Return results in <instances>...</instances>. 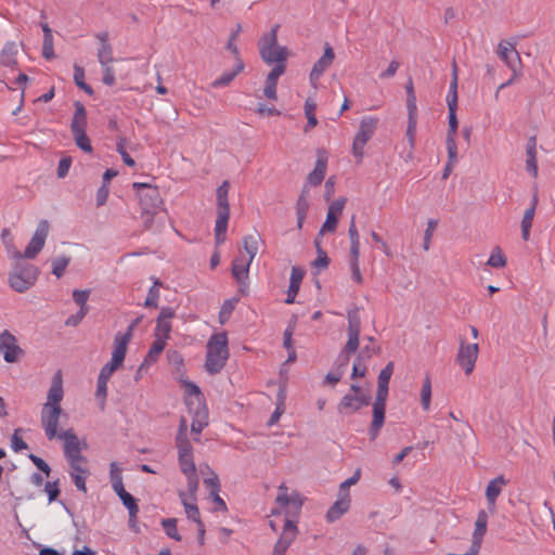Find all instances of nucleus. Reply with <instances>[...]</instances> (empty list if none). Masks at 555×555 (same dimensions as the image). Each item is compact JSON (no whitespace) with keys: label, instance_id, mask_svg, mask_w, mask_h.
Instances as JSON below:
<instances>
[{"label":"nucleus","instance_id":"14","mask_svg":"<svg viewBox=\"0 0 555 555\" xmlns=\"http://www.w3.org/2000/svg\"><path fill=\"white\" fill-rule=\"evenodd\" d=\"M0 351L8 363L17 362L23 356V350L17 345L15 336L8 331H3L0 334Z\"/></svg>","mask_w":555,"mask_h":555},{"label":"nucleus","instance_id":"63","mask_svg":"<svg viewBox=\"0 0 555 555\" xmlns=\"http://www.w3.org/2000/svg\"><path fill=\"white\" fill-rule=\"evenodd\" d=\"M366 141L354 137L353 143H352V154L353 156L361 162L363 154H364V146L366 145Z\"/></svg>","mask_w":555,"mask_h":555},{"label":"nucleus","instance_id":"48","mask_svg":"<svg viewBox=\"0 0 555 555\" xmlns=\"http://www.w3.org/2000/svg\"><path fill=\"white\" fill-rule=\"evenodd\" d=\"M284 401H285V393L283 390H280V392L278 395V404L268 421V426H273L279 422L281 415L284 413V410H285Z\"/></svg>","mask_w":555,"mask_h":555},{"label":"nucleus","instance_id":"30","mask_svg":"<svg viewBox=\"0 0 555 555\" xmlns=\"http://www.w3.org/2000/svg\"><path fill=\"white\" fill-rule=\"evenodd\" d=\"M350 507V498H346V494H339L335 503L328 508L326 513V520L334 522L339 519Z\"/></svg>","mask_w":555,"mask_h":555},{"label":"nucleus","instance_id":"10","mask_svg":"<svg viewBox=\"0 0 555 555\" xmlns=\"http://www.w3.org/2000/svg\"><path fill=\"white\" fill-rule=\"evenodd\" d=\"M133 189L144 191L140 193V203L142 206L143 214L149 216H155L163 206V198L157 188L151 186L146 183H133Z\"/></svg>","mask_w":555,"mask_h":555},{"label":"nucleus","instance_id":"37","mask_svg":"<svg viewBox=\"0 0 555 555\" xmlns=\"http://www.w3.org/2000/svg\"><path fill=\"white\" fill-rule=\"evenodd\" d=\"M18 48L15 42H7L0 53V63L7 67H13L16 64Z\"/></svg>","mask_w":555,"mask_h":555},{"label":"nucleus","instance_id":"24","mask_svg":"<svg viewBox=\"0 0 555 555\" xmlns=\"http://www.w3.org/2000/svg\"><path fill=\"white\" fill-rule=\"evenodd\" d=\"M386 401L387 398L375 397V401L373 403V420L370 428V436L373 440L378 436L380 428L384 425Z\"/></svg>","mask_w":555,"mask_h":555},{"label":"nucleus","instance_id":"59","mask_svg":"<svg viewBox=\"0 0 555 555\" xmlns=\"http://www.w3.org/2000/svg\"><path fill=\"white\" fill-rule=\"evenodd\" d=\"M178 456L193 455V448L188 438H176Z\"/></svg>","mask_w":555,"mask_h":555},{"label":"nucleus","instance_id":"56","mask_svg":"<svg viewBox=\"0 0 555 555\" xmlns=\"http://www.w3.org/2000/svg\"><path fill=\"white\" fill-rule=\"evenodd\" d=\"M449 109V129L447 133V138H454L456 137L457 131V117H456V109L457 107H448Z\"/></svg>","mask_w":555,"mask_h":555},{"label":"nucleus","instance_id":"12","mask_svg":"<svg viewBox=\"0 0 555 555\" xmlns=\"http://www.w3.org/2000/svg\"><path fill=\"white\" fill-rule=\"evenodd\" d=\"M478 354V344H465L461 341L456 354V363L463 369L466 375H469L475 370Z\"/></svg>","mask_w":555,"mask_h":555},{"label":"nucleus","instance_id":"6","mask_svg":"<svg viewBox=\"0 0 555 555\" xmlns=\"http://www.w3.org/2000/svg\"><path fill=\"white\" fill-rule=\"evenodd\" d=\"M259 51L262 60L268 64H285L287 49L276 43V27L259 41Z\"/></svg>","mask_w":555,"mask_h":555},{"label":"nucleus","instance_id":"46","mask_svg":"<svg viewBox=\"0 0 555 555\" xmlns=\"http://www.w3.org/2000/svg\"><path fill=\"white\" fill-rule=\"evenodd\" d=\"M74 81L76 86L83 90L86 93H93V89L85 81V69L78 64L74 65Z\"/></svg>","mask_w":555,"mask_h":555},{"label":"nucleus","instance_id":"3","mask_svg":"<svg viewBox=\"0 0 555 555\" xmlns=\"http://www.w3.org/2000/svg\"><path fill=\"white\" fill-rule=\"evenodd\" d=\"M139 323V320H135L132 322L126 332H118L116 333L114 337L113 343V351H112V358L111 360L101 369L100 374L104 375L105 377L111 378L112 375L121 367L126 353H127V347L128 344L131 340L133 330Z\"/></svg>","mask_w":555,"mask_h":555},{"label":"nucleus","instance_id":"64","mask_svg":"<svg viewBox=\"0 0 555 555\" xmlns=\"http://www.w3.org/2000/svg\"><path fill=\"white\" fill-rule=\"evenodd\" d=\"M11 447L15 452H21L27 449V443L20 436V429H16L11 438Z\"/></svg>","mask_w":555,"mask_h":555},{"label":"nucleus","instance_id":"50","mask_svg":"<svg viewBox=\"0 0 555 555\" xmlns=\"http://www.w3.org/2000/svg\"><path fill=\"white\" fill-rule=\"evenodd\" d=\"M487 264L493 268H503L506 264V257L500 247H495L487 261Z\"/></svg>","mask_w":555,"mask_h":555},{"label":"nucleus","instance_id":"41","mask_svg":"<svg viewBox=\"0 0 555 555\" xmlns=\"http://www.w3.org/2000/svg\"><path fill=\"white\" fill-rule=\"evenodd\" d=\"M421 404L424 411H429L431 405V378L427 374L421 389Z\"/></svg>","mask_w":555,"mask_h":555},{"label":"nucleus","instance_id":"29","mask_svg":"<svg viewBox=\"0 0 555 555\" xmlns=\"http://www.w3.org/2000/svg\"><path fill=\"white\" fill-rule=\"evenodd\" d=\"M179 498H180V501H181V503H182V505L184 507V512L186 514V517L189 519L193 520L196 524L202 522L199 509H198V507H197V505L195 503V501H196V493L192 498L189 490H188V492L180 491L179 492Z\"/></svg>","mask_w":555,"mask_h":555},{"label":"nucleus","instance_id":"22","mask_svg":"<svg viewBox=\"0 0 555 555\" xmlns=\"http://www.w3.org/2000/svg\"><path fill=\"white\" fill-rule=\"evenodd\" d=\"M500 59L508 66L514 75H518L520 64V56L515 49V46L509 41H501L498 48Z\"/></svg>","mask_w":555,"mask_h":555},{"label":"nucleus","instance_id":"9","mask_svg":"<svg viewBox=\"0 0 555 555\" xmlns=\"http://www.w3.org/2000/svg\"><path fill=\"white\" fill-rule=\"evenodd\" d=\"M38 270L31 264H16L9 274V284L17 293H24L36 282Z\"/></svg>","mask_w":555,"mask_h":555},{"label":"nucleus","instance_id":"53","mask_svg":"<svg viewBox=\"0 0 555 555\" xmlns=\"http://www.w3.org/2000/svg\"><path fill=\"white\" fill-rule=\"evenodd\" d=\"M361 477V469H357L351 477L346 479L344 482L340 483L339 487V494H346V498H350L349 494V488L353 485H356Z\"/></svg>","mask_w":555,"mask_h":555},{"label":"nucleus","instance_id":"44","mask_svg":"<svg viewBox=\"0 0 555 555\" xmlns=\"http://www.w3.org/2000/svg\"><path fill=\"white\" fill-rule=\"evenodd\" d=\"M185 404L188 406L189 413L192 414V416H195V413H208L204 397L185 398Z\"/></svg>","mask_w":555,"mask_h":555},{"label":"nucleus","instance_id":"54","mask_svg":"<svg viewBox=\"0 0 555 555\" xmlns=\"http://www.w3.org/2000/svg\"><path fill=\"white\" fill-rule=\"evenodd\" d=\"M159 283L158 281L154 282V285L149 289L147 296L144 301L145 307H152L156 308L158 298H159V289H158Z\"/></svg>","mask_w":555,"mask_h":555},{"label":"nucleus","instance_id":"11","mask_svg":"<svg viewBox=\"0 0 555 555\" xmlns=\"http://www.w3.org/2000/svg\"><path fill=\"white\" fill-rule=\"evenodd\" d=\"M56 438L64 441V454L67 462H87L86 456L81 454V442L73 429L61 431Z\"/></svg>","mask_w":555,"mask_h":555},{"label":"nucleus","instance_id":"21","mask_svg":"<svg viewBox=\"0 0 555 555\" xmlns=\"http://www.w3.org/2000/svg\"><path fill=\"white\" fill-rule=\"evenodd\" d=\"M175 311L170 307H163L156 321L154 337L167 343L171 332V319Z\"/></svg>","mask_w":555,"mask_h":555},{"label":"nucleus","instance_id":"20","mask_svg":"<svg viewBox=\"0 0 555 555\" xmlns=\"http://www.w3.org/2000/svg\"><path fill=\"white\" fill-rule=\"evenodd\" d=\"M327 169V153L325 150H318L314 169L308 175L305 188L317 186L324 180Z\"/></svg>","mask_w":555,"mask_h":555},{"label":"nucleus","instance_id":"51","mask_svg":"<svg viewBox=\"0 0 555 555\" xmlns=\"http://www.w3.org/2000/svg\"><path fill=\"white\" fill-rule=\"evenodd\" d=\"M162 526L169 538L176 541H181V535L178 532L176 518L163 519Z\"/></svg>","mask_w":555,"mask_h":555},{"label":"nucleus","instance_id":"25","mask_svg":"<svg viewBox=\"0 0 555 555\" xmlns=\"http://www.w3.org/2000/svg\"><path fill=\"white\" fill-rule=\"evenodd\" d=\"M69 476L79 491L87 492L86 479L89 475L87 462H68Z\"/></svg>","mask_w":555,"mask_h":555},{"label":"nucleus","instance_id":"5","mask_svg":"<svg viewBox=\"0 0 555 555\" xmlns=\"http://www.w3.org/2000/svg\"><path fill=\"white\" fill-rule=\"evenodd\" d=\"M75 114L70 122V131L73 133L76 145L86 153L93 151L91 141L86 133L87 112L80 102L75 103Z\"/></svg>","mask_w":555,"mask_h":555},{"label":"nucleus","instance_id":"7","mask_svg":"<svg viewBox=\"0 0 555 555\" xmlns=\"http://www.w3.org/2000/svg\"><path fill=\"white\" fill-rule=\"evenodd\" d=\"M276 504L279 506L272 509L273 515L279 516L284 514L285 519L291 518L297 522V518L301 509V501L298 494L295 493L289 495L287 487L285 485H281L278 490Z\"/></svg>","mask_w":555,"mask_h":555},{"label":"nucleus","instance_id":"1","mask_svg":"<svg viewBox=\"0 0 555 555\" xmlns=\"http://www.w3.org/2000/svg\"><path fill=\"white\" fill-rule=\"evenodd\" d=\"M64 397L63 378L61 372H56L52 378L47 393V401L42 405L40 421L44 434L49 440H53L60 434L57 425L62 414L61 402Z\"/></svg>","mask_w":555,"mask_h":555},{"label":"nucleus","instance_id":"35","mask_svg":"<svg viewBox=\"0 0 555 555\" xmlns=\"http://www.w3.org/2000/svg\"><path fill=\"white\" fill-rule=\"evenodd\" d=\"M377 122H378V119L375 117H371V116L363 117L360 121L359 130H358L356 137L367 142L373 137V134L376 130V127H377Z\"/></svg>","mask_w":555,"mask_h":555},{"label":"nucleus","instance_id":"27","mask_svg":"<svg viewBox=\"0 0 555 555\" xmlns=\"http://www.w3.org/2000/svg\"><path fill=\"white\" fill-rule=\"evenodd\" d=\"M488 518V513L485 509L478 512L472 535V545L478 551H480L483 535L487 532Z\"/></svg>","mask_w":555,"mask_h":555},{"label":"nucleus","instance_id":"47","mask_svg":"<svg viewBox=\"0 0 555 555\" xmlns=\"http://www.w3.org/2000/svg\"><path fill=\"white\" fill-rule=\"evenodd\" d=\"M118 498L121 500L125 507L128 509L131 518H134L139 512L135 499L127 491L119 493Z\"/></svg>","mask_w":555,"mask_h":555},{"label":"nucleus","instance_id":"52","mask_svg":"<svg viewBox=\"0 0 555 555\" xmlns=\"http://www.w3.org/2000/svg\"><path fill=\"white\" fill-rule=\"evenodd\" d=\"M69 262H70V258L67 256H60V257L53 259L52 260V273L56 278H61L64 274Z\"/></svg>","mask_w":555,"mask_h":555},{"label":"nucleus","instance_id":"17","mask_svg":"<svg viewBox=\"0 0 555 555\" xmlns=\"http://www.w3.org/2000/svg\"><path fill=\"white\" fill-rule=\"evenodd\" d=\"M345 204H346V198L340 197V198L336 199L335 202H333L328 206L325 222L322 224L320 232H319L320 236L325 233H332L336 230L338 219L344 210Z\"/></svg>","mask_w":555,"mask_h":555},{"label":"nucleus","instance_id":"34","mask_svg":"<svg viewBox=\"0 0 555 555\" xmlns=\"http://www.w3.org/2000/svg\"><path fill=\"white\" fill-rule=\"evenodd\" d=\"M261 242V237L259 234H249L245 235L242 240L243 243V249L245 253H243L248 261H251L255 259L258 250L259 245Z\"/></svg>","mask_w":555,"mask_h":555},{"label":"nucleus","instance_id":"55","mask_svg":"<svg viewBox=\"0 0 555 555\" xmlns=\"http://www.w3.org/2000/svg\"><path fill=\"white\" fill-rule=\"evenodd\" d=\"M314 244L318 249V257L313 261V266L320 270L325 269L328 266L330 259H328L326 253L321 248L320 241L318 238L315 240Z\"/></svg>","mask_w":555,"mask_h":555},{"label":"nucleus","instance_id":"49","mask_svg":"<svg viewBox=\"0 0 555 555\" xmlns=\"http://www.w3.org/2000/svg\"><path fill=\"white\" fill-rule=\"evenodd\" d=\"M100 65H108L114 62L113 48L111 44L100 46L96 53Z\"/></svg>","mask_w":555,"mask_h":555},{"label":"nucleus","instance_id":"33","mask_svg":"<svg viewBox=\"0 0 555 555\" xmlns=\"http://www.w3.org/2000/svg\"><path fill=\"white\" fill-rule=\"evenodd\" d=\"M393 373V363L389 362L379 373L377 379V392L376 397L387 398L388 397V385Z\"/></svg>","mask_w":555,"mask_h":555},{"label":"nucleus","instance_id":"57","mask_svg":"<svg viewBox=\"0 0 555 555\" xmlns=\"http://www.w3.org/2000/svg\"><path fill=\"white\" fill-rule=\"evenodd\" d=\"M125 144H126V140L120 138L118 139L117 143H116V151L120 154L121 158H122V162L129 166V167H133L135 165V162L134 159L127 153L126 149H125Z\"/></svg>","mask_w":555,"mask_h":555},{"label":"nucleus","instance_id":"62","mask_svg":"<svg viewBox=\"0 0 555 555\" xmlns=\"http://www.w3.org/2000/svg\"><path fill=\"white\" fill-rule=\"evenodd\" d=\"M102 67V81L106 86H113L115 83V72L112 64L101 65Z\"/></svg>","mask_w":555,"mask_h":555},{"label":"nucleus","instance_id":"40","mask_svg":"<svg viewBox=\"0 0 555 555\" xmlns=\"http://www.w3.org/2000/svg\"><path fill=\"white\" fill-rule=\"evenodd\" d=\"M165 346H166V341L154 337V341H153L140 370L144 365L155 363L157 361L158 357L160 356V353L163 352V350L165 349Z\"/></svg>","mask_w":555,"mask_h":555},{"label":"nucleus","instance_id":"13","mask_svg":"<svg viewBox=\"0 0 555 555\" xmlns=\"http://www.w3.org/2000/svg\"><path fill=\"white\" fill-rule=\"evenodd\" d=\"M297 532L296 521L291 518L285 519L281 537L274 544L272 555H285L291 544L295 541Z\"/></svg>","mask_w":555,"mask_h":555},{"label":"nucleus","instance_id":"18","mask_svg":"<svg viewBox=\"0 0 555 555\" xmlns=\"http://www.w3.org/2000/svg\"><path fill=\"white\" fill-rule=\"evenodd\" d=\"M335 59L334 51L331 46L326 44L323 55L313 65L310 72V83L313 89H318V82L324 72L332 65Z\"/></svg>","mask_w":555,"mask_h":555},{"label":"nucleus","instance_id":"58","mask_svg":"<svg viewBox=\"0 0 555 555\" xmlns=\"http://www.w3.org/2000/svg\"><path fill=\"white\" fill-rule=\"evenodd\" d=\"M448 163L455 165L457 162V144L454 138H447Z\"/></svg>","mask_w":555,"mask_h":555},{"label":"nucleus","instance_id":"4","mask_svg":"<svg viewBox=\"0 0 555 555\" xmlns=\"http://www.w3.org/2000/svg\"><path fill=\"white\" fill-rule=\"evenodd\" d=\"M229 181H223L216 191L217 197V219L215 224V242L219 246L225 242L228 222L230 218L229 205Z\"/></svg>","mask_w":555,"mask_h":555},{"label":"nucleus","instance_id":"36","mask_svg":"<svg viewBox=\"0 0 555 555\" xmlns=\"http://www.w3.org/2000/svg\"><path fill=\"white\" fill-rule=\"evenodd\" d=\"M537 203H538V197H537V195H534L532 197L531 207L525 211L522 220H521V237L525 241H527L530 235V229L532 227Z\"/></svg>","mask_w":555,"mask_h":555},{"label":"nucleus","instance_id":"60","mask_svg":"<svg viewBox=\"0 0 555 555\" xmlns=\"http://www.w3.org/2000/svg\"><path fill=\"white\" fill-rule=\"evenodd\" d=\"M447 105L448 107H457V78L452 79L450 82Z\"/></svg>","mask_w":555,"mask_h":555},{"label":"nucleus","instance_id":"31","mask_svg":"<svg viewBox=\"0 0 555 555\" xmlns=\"http://www.w3.org/2000/svg\"><path fill=\"white\" fill-rule=\"evenodd\" d=\"M304 279V271L297 267L292 268L291 278H289V286L287 291V297L285 302L287 305L294 304L295 298L299 292L300 284Z\"/></svg>","mask_w":555,"mask_h":555},{"label":"nucleus","instance_id":"16","mask_svg":"<svg viewBox=\"0 0 555 555\" xmlns=\"http://www.w3.org/2000/svg\"><path fill=\"white\" fill-rule=\"evenodd\" d=\"M370 401V393H346L338 404V411L343 414H351L367 405Z\"/></svg>","mask_w":555,"mask_h":555},{"label":"nucleus","instance_id":"42","mask_svg":"<svg viewBox=\"0 0 555 555\" xmlns=\"http://www.w3.org/2000/svg\"><path fill=\"white\" fill-rule=\"evenodd\" d=\"M208 425V413H195L191 424V431L195 435L194 440L198 441V436Z\"/></svg>","mask_w":555,"mask_h":555},{"label":"nucleus","instance_id":"61","mask_svg":"<svg viewBox=\"0 0 555 555\" xmlns=\"http://www.w3.org/2000/svg\"><path fill=\"white\" fill-rule=\"evenodd\" d=\"M437 225H438L437 220H434V219L428 220L427 228H426L425 234H424V243H423L424 250L429 249L431 237H433V234H434Z\"/></svg>","mask_w":555,"mask_h":555},{"label":"nucleus","instance_id":"39","mask_svg":"<svg viewBox=\"0 0 555 555\" xmlns=\"http://www.w3.org/2000/svg\"><path fill=\"white\" fill-rule=\"evenodd\" d=\"M526 155V170L529 175L535 178L538 176V162L535 142L533 139L532 142L527 145Z\"/></svg>","mask_w":555,"mask_h":555},{"label":"nucleus","instance_id":"45","mask_svg":"<svg viewBox=\"0 0 555 555\" xmlns=\"http://www.w3.org/2000/svg\"><path fill=\"white\" fill-rule=\"evenodd\" d=\"M315 109H317V103H315L314 99L308 98L305 102V115L308 120L306 131L318 125V119L315 117Z\"/></svg>","mask_w":555,"mask_h":555},{"label":"nucleus","instance_id":"38","mask_svg":"<svg viewBox=\"0 0 555 555\" xmlns=\"http://www.w3.org/2000/svg\"><path fill=\"white\" fill-rule=\"evenodd\" d=\"M309 210V196L308 191L304 188L296 204V215H297V228L301 229L304 221L306 219L307 212Z\"/></svg>","mask_w":555,"mask_h":555},{"label":"nucleus","instance_id":"19","mask_svg":"<svg viewBox=\"0 0 555 555\" xmlns=\"http://www.w3.org/2000/svg\"><path fill=\"white\" fill-rule=\"evenodd\" d=\"M181 472L185 475L188 481V490L193 498L198 490V477L193 455L178 456Z\"/></svg>","mask_w":555,"mask_h":555},{"label":"nucleus","instance_id":"28","mask_svg":"<svg viewBox=\"0 0 555 555\" xmlns=\"http://www.w3.org/2000/svg\"><path fill=\"white\" fill-rule=\"evenodd\" d=\"M285 72V64H276L268 74L263 93L270 100H276V85Z\"/></svg>","mask_w":555,"mask_h":555},{"label":"nucleus","instance_id":"26","mask_svg":"<svg viewBox=\"0 0 555 555\" xmlns=\"http://www.w3.org/2000/svg\"><path fill=\"white\" fill-rule=\"evenodd\" d=\"M506 480L503 476H499L489 481L486 488V499L489 505V512L493 514L495 512V502L498 496L501 494Z\"/></svg>","mask_w":555,"mask_h":555},{"label":"nucleus","instance_id":"2","mask_svg":"<svg viewBox=\"0 0 555 555\" xmlns=\"http://www.w3.org/2000/svg\"><path fill=\"white\" fill-rule=\"evenodd\" d=\"M229 359L228 336L220 332L210 336L206 346L205 370L215 375L224 367Z\"/></svg>","mask_w":555,"mask_h":555},{"label":"nucleus","instance_id":"32","mask_svg":"<svg viewBox=\"0 0 555 555\" xmlns=\"http://www.w3.org/2000/svg\"><path fill=\"white\" fill-rule=\"evenodd\" d=\"M244 69V62L237 59L231 70L224 72L219 78L212 81V88H223L229 86L233 79Z\"/></svg>","mask_w":555,"mask_h":555},{"label":"nucleus","instance_id":"8","mask_svg":"<svg viewBox=\"0 0 555 555\" xmlns=\"http://www.w3.org/2000/svg\"><path fill=\"white\" fill-rule=\"evenodd\" d=\"M348 318V340L340 352L339 360L341 365L346 366L349 356L354 353L359 348V336L361 330V319L358 309L349 310Z\"/></svg>","mask_w":555,"mask_h":555},{"label":"nucleus","instance_id":"15","mask_svg":"<svg viewBox=\"0 0 555 555\" xmlns=\"http://www.w3.org/2000/svg\"><path fill=\"white\" fill-rule=\"evenodd\" d=\"M49 231L48 221L41 220L38 223V227L29 241L25 251L24 257L28 259L35 258L39 251L43 248Z\"/></svg>","mask_w":555,"mask_h":555},{"label":"nucleus","instance_id":"23","mask_svg":"<svg viewBox=\"0 0 555 555\" xmlns=\"http://www.w3.org/2000/svg\"><path fill=\"white\" fill-rule=\"evenodd\" d=\"M251 261H248L243 251L235 257L232 263V275L240 284V291L243 293L247 286L248 273Z\"/></svg>","mask_w":555,"mask_h":555},{"label":"nucleus","instance_id":"43","mask_svg":"<svg viewBox=\"0 0 555 555\" xmlns=\"http://www.w3.org/2000/svg\"><path fill=\"white\" fill-rule=\"evenodd\" d=\"M108 380H109L108 377H105L104 375L99 374L98 383H96V390H95V398L99 401L101 409H104V406H105Z\"/></svg>","mask_w":555,"mask_h":555}]
</instances>
